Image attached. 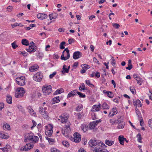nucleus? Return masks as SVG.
I'll return each instance as SVG.
<instances>
[{"instance_id":"39448f33","label":"nucleus","mask_w":152,"mask_h":152,"mask_svg":"<svg viewBox=\"0 0 152 152\" xmlns=\"http://www.w3.org/2000/svg\"><path fill=\"white\" fill-rule=\"evenodd\" d=\"M27 140L36 142L38 140L39 138L38 137L33 135L32 134L30 133L27 135L26 139L24 140V141L27 142Z\"/></svg>"},{"instance_id":"f8f14e48","label":"nucleus","mask_w":152,"mask_h":152,"mask_svg":"<svg viewBox=\"0 0 152 152\" xmlns=\"http://www.w3.org/2000/svg\"><path fill=\"white\" fill-rule=\"evenodd\" d=\"M106 147H104V148H101V149L99 148V147H95L94 150H93V152H108V151L106 149H103V148H105Z\"/></svg>"},{"instance_id":"69168bd1","label":"nucleus","mask_w":152,"mask_h":152,"mask_svg":"<svg viewBox=\"0 0 152 152\" xmlns=\"http://www.w3.org/2000/svg\"><path fill=\"white\" fill-rule=\"evenodd\" d=\"M7 129L8 130L10 129V126L8 124H5L4 126V127Z\"/></svg>"},{"instance_id":"a211bd4d","label":"nucleus","mask_w":152,"mask_h":152,"mask_svg":"<svg viewBox=\"0 0 152 152\" xmlns=\"http://www.w3.org/2000/svg\"><path fill=\"white\" fill-rule=\"evenodd\" d=\"M27 109L28 110V112L31 115L33 116H35L36 113L31 106H29L28 107Z\"/></svg>"},{"instance_id":"6ab92c4d","label":"nucleus","mask_w":152,"mask_h":152,"mask_svg":"<svg viewBox=\"0 0 152 152\" xmlns=\"http://www.w3.org/2000/svg\"><path fill=\"white\" fill-rule=\"evenodd\" d=\"M133 103L134 105H136L140 107H141L142 106L141 102L139 99H137L135 101L134 100Z\"/></svg>"},{"instance_id":"e2e57ef3","label":"nucleus","mask_w":152,"mask_h":152,"mask_svg":"<svg viewBox=\"0 0 152 152\" xmlns=\"http://www.w3.org/2000/svg\"><path fill=\"white\" fill-rule=\"evenodd\" d=\"M75 40L73 38H71L69 39L68 40L69 43V44H71L72 42H74Z\"/></svg>"},{"instance_id":"cd10ccee","label":"nucleus","mask_w":152,"mask_h":152,"mask_svg":"<svg viewBox=\"0 0 152 152\" xmlns=\"http://www.w3.org/2000/svg\"><path fill=\"white\" fill-rule=\"evenodd\" d=\"M64 90L63 88H60L57 89L54 93V95H56L58 94H60L64 92Z\"/></svg>"},{"instance_id":"1a4fd4ad","label":"nucleus","mask_w":152,"mask_h":152,"mask_svg":"<svg viewBox=\"0 0 152 152\" xmlns=\"http://www.w3.org/2000/svg\"><path fill=\"white\" fill-rule=\"evenodd\" d=\"M33 147V144L27 143L24 146L22 147L20 149V150L21 151H28L30 149L32 148Z\"/></svg>"},{"instance_id":"79ce46f5","label":"nucleus","mask_w":152,"mask_h":152,"mask_svg":"<svg viewBox=\"0 0 152 152\" xmlns=\"http://www.w3.org/2000/svg\"><path fill=\"white\" fill-rule=\"evenodd\" d=\"M66 43L65 42H61L60 46V48L61 49H64L65 48V47L64 45H65Z\"/></svg>"},{"instance_id":"de8ad7c7","label":"nucleus","mask_w":152,"mask_h":152,"mask_svg":"<svg viewBox=\"0 0 152 152\" xmlns=\"http://www.w3.org/2000/svg\"><path fill=\"white\" fill-rule=\"evenodd\" d=\"M42 87H44L45 88L47 89V90H48L49 89V88H50V90H52L51 86L50 85H45L44 86Z\"/></svg>"},{"instance_id":"6e6552de","label":"nucleus","mask_w":152,"mask_h":152,"mask_svg":"<svg viewBox=\"0 0 152 152\" xmlns=\"http://www.w3.org/2000/svg\"><path fill=\"white\" fill-rule=\"evenodd\" d=\"M121 118V116H118V119L116 121L118 124L117 127L119 129L123 128L125 125V123L123 121V120Z\"/></svg>"},{"instance_id":"c85d7f7f","label":"nucleus","mask_w":152,"mask_h":152,"mask_svg":"<svg viewBox=\"0 0 152 152\" xmlns=\"http://www.w3.org/2000/svg\"><path fill=\"white\" fill-rule=\"evenodd\" d=\"M105 143L106 144L110 146L114 143V142L111 140H105Z\"/></svg>"},{"instance_id":"20e7f679","label":"nucleus","mask_w":152,"mask_h":152,"mask_svg":"<svg viewBox=\"0 0 152 152\" xmlns=\"http://www.w3.org/2000/svg\"><path fill=\"white\" fill-rule=\"evenodd\" d=\"M25 93L24 88L20 87L18 88L15 93V96L17 98L22 97Z\"/></svg>"},{"instance_id":"e433bc0d","label":"nucleus","mask_w":152,"mask_h":152,"mask_svg":"<svg viewBox=\"0 0 152 152\" xmlns=\"http://www.w3.org/2000/svg\"><path fill=\"white\" fill-rule=\"evenodd\" d=\"M130 90L133 94H136V90L134 88V87H130Z\"/></svg>"},{"instance_id":"aec40b11","label":"nucleus","mask_w":152,"mask_h":152,"mask_svg":"<svg viewBox=\"0 0 152 152\" xmlns=\"http://www.w3.org/2000/svg\"><path fill=\"white\" fill-rule=\"evenodd\" d=\"M26 50L28 52L31 53L35 51L36 49V48H34V46H32V47H31V46L29 45V48H26Z\"/></svg>"},{"instance_id":"0eeeda50","label":"nucleus","mask_w":152,"mask_h":152,"mask_svg":"<svg viewBox=\"0 0 152 152\" xmlns=\"http://www.w3.org/2000/svg\"><path fill=\"white\" fill-rule=\"evenodd\" d=\"M17 83L20 86H23L25 84V79L24 77L21 76L16 78Z\"/></svg>"},{"instance_id":"c9c22d12","label":"nucleus","mask_w":152,"mask_h":152,"mask_svg":"<svg viewBox=\"0 0 152 152\" xmlns=\"http://www.w3.org/2000/svg\"><path fill=\"white\" fill-rule=\"evenodd\" d=\"M7 103L11 104L12 103V98L11 96H8L7 98Z\"/></svg>"},{"instance_id":"5701e85b","label":"nucleus","mask_w":152,"mask_h":152,"mask_svg":"<svg viewBox=\"0 0 152 152\" xmlns=\"http://www.w3.org/2000/svg\"><path fill=\"white\" fill-rule=\"evenodd\" d=\"M90 76L91 77L96 76L98 78H99L100 77V73L98 72H92V74Z\"/></svg>"},{"instance_id":"6e6d98bb","label":"nucleus","mask_w":152,"mask_h":152,"mask_svg":"<svg viewBox=\"0 0 152 152\" xmlns=\"http://www.w3.org/2000/svg\"><path fill=\"white\" fill-rule=\"evenodd\" d=\"M51 151L52 152H59V151L56 148H52L51 149Z\"/></svg>"},{"instance_id":"dca6fc26","label":"nucleus","mask_w":152,"mask_h":152,"mask_svg":"<svg viewBox=\"0 0 152 152\" xmlns=\"http://www.w3.org/2000/svg\"><path fill=\"white\" fill-rule=\"evenodd\" d=\"M42 91L43 93L45 95H49L51 92V91L50 90V88L48 90H47V89L46 88L45 89V88L44 87H42Z\"/></svg>"},{"instance_id":"5fc2aeb1","label":"nucleus","mask_w":152,"mask_h":152,"mask_svg":"<svg viewBox=\"0 0 152 152\" xmlns=\"http://www.w3.org/2000/svg\"><path fill=\"white\" fill-rule=\"evenodd\" d=\"M136 114L138 116L139 119H141V118H142V117L141 116V114L139 112L137 111H136Z\"/></svg>"},{"instance_id":"9d476101","label":"nucleus","mask_w":152,"mask_h":152,"mask_svg":"<svg viewBox=\"0 0 152 152\" xmlns=\"http://www.w3.org/2000/svg\"><path fill=\"white\" fill-rule=\"evenodd\" d=\"M74 140L75 142L77 143L81 140V135L78 133H75L74 134Z\"/></svg>"},{"instance_id":"7ed1b4c3","label":"nucleus","mask_w":152,"mask_h":152,"mask_svg":"<svg viewBox=\"0 0 152 152\" xmlns=\"http://www.w3.org/2000/svg\"><path fill=\"white\" fill-rule=\"evenodd\" d=\"M70 57L69 51L68 48H66L63 51L61 57V59L64 61L69 59Z\"/></svg>"},{"instance_id":"4c0bfd02","label":"nucleus","mask_w":152,"mask_h":152,"mask_svg":"<svg viewBox=\"0 0 152 152\" xmlns=\"http://www.w3.org/2000/svg\"><path fill=\"white\" fill-rule=\"evenodd\" d=\"M63 145L65 147H68L69 146V142L66 141H64L62 142Z\"/></svg>"},{"instance_id":"8fccbe9b","label":"nucleus","mask_w":152,"mask_h":152,"mask_svg":"<svg viewBox=\"0 0 152 152\" xmlns=\"http://www.w3.org/2000/svg\"><path fill=\"white\" fill-rule=\"evenodd\" d=\"M107 94L108 96L110 98H112L113 96V95L111 92L108 91Z\"/></svg>"},{"instance_id":"c756f323","label":"nucleus","mask_w":152,"mask_h":152,"mask_svg":"<svg viewBox=\"0 0 152 152\" xmlns=\"http://www.w3.org/2000/svg\"><path fill=\"white\" fill-rule=\"evenodd\" d=\"M101 107H102L101 108L102 109H109V106L106 102L103 103Z\"/></svg>"},{"instance_id":"680f3d73","label":"nucleus","mask_w":152,"mask_h":152,"mask_svg":"<svg viewBox=\"0 0 152 152\" xmlns=\"http://www.w3.org/2000/svg\"><path fill=\"white\" fill-rule=\"evenodd\" d=\"M20 53H21L23 55V56H26L28 54V53H27L26 52H25V51H20Z\"/></svg>"},{"instance_id":"f03ea898","label":"nucleus","mask_w":152,"mask_h":152,"mask_svg":"<svg viewBox=\"0 0 152 152\" xmlns=\"http://www.w3.org/2000/svg\"><path fill=\"white\" fill-rule=\"evenodd\" d=\"M89 145L92 147H94L96 146L95 147H99V148H104V147H107L105 145L101 142H98L96 140H90L89 142Z\"/></svg>"},{"instance_id":"f3484780","label":"nucleus","mask_w":152,"mask_h":152,"mask_svg":"<svg viewBox=\"0 0 152 152\" xmlns=\"http://www.w3.org/2000/svg\"><path fill=\"white\" fill-rule=\"evenodd\" d=\"M82 130L84 132H86L88 130H90L89 126L85 124H82L81 126Z\"/></svg>"},{"instance_id":"4d7b16f0","label":"nucleus","mask_w":152,"mask_h":152,"mask_svg":"<svg viewBox=\"0 0 152 152\" xmlns=\"http://www.w3.org/2000/svg\"><path fill=\"white\" fill-rule=\"evenodd\" d=\"M112 61L111 62V64L113 65L114 66L115 64V60L114 58L113 57H112Z\"/></svg>"},{"instance_id":"f257e3e1","label":"nucleus","mask_w":152,"mask_h":152,"mask_svg":"<svg viewBox=\"0 0 152 152\" xmlns=\"http://www.w3.org/2000/svg\"><path fill=\"white\" fill-rule=\"evenodd\" d=\"M69 117L68 114L65 113L60 115L59 119H58V121H60L61 123L66 124L65 125V127L66 129L69 128L70 125L71 124L70 122L68 121Z\"/></svg>"},{"instance_id":"2f4dec72","label":"nucleus","mask_w":152,"mask_h":152,"mask_svg":"<svg viewBox=\"0 0 152 152\" xmlns=\"http://www.w3.org/2000/svg\"><path fill=\"white\" fill-rule=\"evenodd\" d=\"M22 44L24 45L27 46L29 45L28 41L26 39H23L22 40Z\"/></svg>"},{"instance_id":"a878e982","label":"nucleus","mask_w":152,"mask_h":152,"mask_svg":"<svg viewBox=\"0 0 152 152\" xmlns=\"http://www.w3.org/2000/svg\"><path fill=\"white\" fill-rule=\"evenodd\" d=\"M38 66H30L29 69V70L31 72H35L37 70L38 68Z\"/></svg>"},{"instance_id":"393cba45","label":"nucleus","mask_w":152,"mask_h":152,"mask_svg":"<svg viewBox=\"0 0 152 152\" xmlns=\"http://www.w3.org/2000/svg\"><path fill=\"white\" fill-rule=\"evenodd\" d=\"M39 112L41 114H42L45 115V116H47V112L45 110V108H43L42 107H39Z\"/></svg>"},{"instance_id":"58836bf2","label":"nucleus","mask_w":152,"mask_h":152,"mask_svg":"<svg viewBox=\"0 0 152 152\" xmlns=\"http://www.w3.org/2000/svg\"><path fill=\"white\" fill-rule=\"evenodd\" d=\"M113 112V113L112 114L111 116H113L114 115H115L117 114L118 112L116 107L113 108L112 109Z\"/></svg>"},{"instance_id":"2eb2a0df","label":"nucleus","mask_w":152,"mask_h":152,"mask_svg":"<svg viewBox=\"0 0 152 152\" xmlns=\"http://www.w3.org/2000/svg\"><path fill=\"white\" fill-rule=\"evenodd\" d=\"M11 147L9 145H7L6 147L1 148L0 149L4 152H8L11 151Z\"/></svg>"},{"instance_id":"bf43d9fd","label":"nucleus","mask_w":152,"mask_h":152,"mask_svg":"<svg viewBox=\"0 0 152 152\" xmlns=\"http://www.w3.org/2000/svg\"><path fill=\"white\" fill-rule=\"evenodd\" d=\"M46 139L48 140L49 142H53V139L48 138V137H45Z\"/></svg>"},{"instance_id":"774afa93","label":"nucleus","mask_w":152,"mask_h":152,"mask_svg":"<svg viewBox=\"0 0 152 152\" xmlns=\"http://www.w3.org/2000/svg\"><path fill=\"white\" fill-rule=\"evenodd\" d=\"M12 7L9 6L7 7V9L8 11L10 12L12 11Z\"/></svg>"},{"instance_id":"338daca9","label":"nucleus","mask_w":152,"mask_h":152,"mask_svg":"<svg viewBox=\"0 0 152 152\" xmlns=\"http://www.w3.org/2000/svg\"><path fill=\"white\" fill-rule=\"evenodd\" d=\"M92 118L93 119L95 120V119H97L96 117V115L94 113H92Z\"/></svg>"},{"instance_id":"ddd939ff","label":"nucleus","mask_w":152,"mask_h":152,"mask_svg":"<svg viewBox=\"0 0 152 152\" xmlns=\"http://www.w3.org/2000/svg\"><path fill=\"white\" fill-rule=\"evenodd\" d=\"M101 108V105L99 104L98 105H94L92 107V111L93 112L98 111L100 110Z\"/></svg>"},{"instance_id":"7c9ffc66","label":"nucleus","mask_w":152,"mask_h":152,"mask_svg":"<svg viewBox=\"0 0 152 152\" xmlns=\"http://www.w3.org/2000/svg\"><path fill=\"white\" fill-rule=\"evenodd\" d=\"M124 138L123 136L120 135L118 137V140L121 145H124Z\"/></svg>"},{"instance_id":"3c124183","label":"nucleus","mask_w":152,"mask_h":152,"mask_svg":"<svg viewBox=\"0 0 152 152\" xmlns=\"http://www.w3.org/2000/svg\"><path fill=\"white\" fill-rule=\"evenodd\" d=\"M112 25L113 26L116 28H118L120 26V25L117 23H113Z\"/></svg>"},{"instance_id":"c03bdc74","label":"nucleus","mask_w":152,"mask_h":152,"mask_svg":"<svg viewBox=\"0 0 152 152\" xmlns=\"http://www.w3.org/2000/svg\"><path fill=\"white\" fill-rule=\"evenodd\" d=\"M137 140L138 141L140 142H141V135L140 134L138 133L137 135Z\"/></svg>"},{"instance_id":"13d9d810","label":"nucleus","mask_w":152,"mask_h":152,"mask_svg":"<svg viewBox=\"0 0 152 152\" xmlns=\"http://www.w3.org/2000/svg\"><path fill=\"white\" fill-rule=\"evenodd\" d=\"M56 72H54L52 74L50 75H49V78L50 79L52 78L53 77L56 75Z\"/></svg>"},{"instance_id":"0e129e2a","label":"nucleus","mask_w":152,"mask_h":152,"mask_svg":"<svg viewBox=\"0 0 152 152\" xmlns=\"http://www.w3.org/2000/svg\"><path fill=\"white\" fill-rule=\"evenodd\" d=\"M101 121V120L100 119L94 121V123L96 124V125H97L98 123H100Z\"/></svg>"},{"instance_id":"72a5a7b5","label":"nucleus","mask_w":152,"mask_h":152,"mask_svg":"<svg viewBox=\"0 0 152 152\" xmlns=\"http://www.w3.org/2000/svg\"><path fill=\"white\" fill-rule=\"evenodd\" d=\"M81 67L83 69H85L86 71L89 69L90 66L89 65L86 64H83L81 65Z\"/></svg>"},{"instance_id":"473e14b6","label":"nucleus","mask_w":152,"mask_h":152,"mask_svg":"<svg viewBox=\"0 0 152 152\" xmlns=\"http://www.w3.org/2000/svg\"><path fill=\"white\" fill-rule=\"evenodd\" d=\"M81 85L79 87L80 91H82L83 90H87L86 88H85V85L83 83H81Z\"/></svg>"},{"instance_id":"f704fd0d","label":"nucleus","mask_w":152,"mask_h":152,"mask_svg":"<svg viewBox=\"0 0 152 152\" xmlns=\"http://www.w3.org/2000/svg\"><path fill=\"white\" fill-rule=\"evenodd\" d=\"M8 137V136L5 135L4 134L0 132V138L7 139Z\"/></svg>"},{"instance_id":"423d86ee","label":"nucleus","mask_w":152,"mask_h":152,"mask_svg":"<svg viewBox=\"0 0 152 152\" xmlns=\"http://www.w3.org/2000/svg\"><path fill=\"white\" fill-rule=\"evenodd\" d=\"M43 77V74L41 72H37L34 75L33 79L37 82H40Z\"/></svg>"},{"instance_id":"412c9836","label":"nucleus","mask_w":152,"mask_h":152,"mask_svg":"<svg viewBox=\"0 0 152 152\" xmlns=\"http://www.w3.org/2000/svg\"><path fill=\"white\" fill-rule=\"evenodd\" d=\"M77 91L76 90H75L71 91L68 94L67 96V98L74 96L77 93Z\"/></svg>"},{"instance_id":"4be33fe9","label":"nucleus","mask_w":152,"mask_h":152,"mask_svg":"<svg viewBox=\"0 0 152 152\" xmlns=\"http://www.w3.org/2000/svg\"><path fill=\"white\" fill-rule=\"evenodd\" d=\"M53 126H51L50 129L45 132V133L47 136L49 137H50L51 136L53 132Z\"/></svg>"},{"instance_id":"09e8293b","label":"nucleus","mask_w":152,"mask_h":152,"mask_svg":"<svg viewBox=\"0 0 152 152\" xmlns=\"http://www.w3.org/2000/svg\"><path fill=\"white\" fill-rule=\"evenodd\" d=\"M82 106H78L76 107V110L78 111H80L82 110Z\"/></svg>"},{"instance_id":"bb28decb","label":"nucleus","mask_w":152,"mask_h":152,"mask_svg":"<svg viewBox=\"0 0 152 152\" xmlns=\"http://www.w3.org/2000/svg\"><path fill=\"white\" fill-rule=\"evenodd\" d=\"M59 96H57L56 97L53 98L51 101V102L53 104H54L56 103L59 102L60 101L59 99Z\"/></svg>"},{"instance_id":"37998d69","label":"nucleus","mask_w":152,"mask_h":152,"mask_svg":"<svg viewBox=\"0 0 152 152\" xmlns=\"http://www.w3.org/2000/svg\"><path fill=\"white\" fill-rule=\"evenodd\" d=\"M137 83L138 84H139L140 83H142L143 81V80L141 78L138 77L136 79Z\"/></svg>"},{"instance_id":"4468645a","label":"nucleus","mask_w":152,"mask_h":152,"mask_svg":"<svg viewBox=\"0 0 152 152\" xmlns=\"http://www.w3.org/2000/svg\"><path fill=\"white\" fill-rule=\"evenodd\" d=\"M38 18L40 19H44L48 17V15L46 14L39 13L37 15Z\"/></svg>"},{"instance_id":"49530a36","label":"nucleus","mask_w":152,"mask_h":152,"mask_svg":"<svg viewBox=\"0 0 152 152\" xmlns=\"http://www.w3.org/2000/svg\"><path fill=\"white\" fill-rule=\"evenodd\" d=\"M12 46V48L15 49L17 47H18V46L16 44V43L15 41L14 42L11 44Z\"/></svg>"},{"instance_id":"b1692460","label":"nucleus","mask_w":152,"mask_h":152,"mask_svg":"<svg viewBox=\"0 0 152 152\" xmlns=\"http://www.w3.org/2000/svg\"><path fill=\"white\" fill-rule=\"evenodd\" d=\"M88 126H89L90 130H91L94 129L96 125L93 121L90 123Z\"/></svg>"},{"instance_id":"052dcab7","label":"nucleus","mask_w":152,"mask_h":152,"mask_svg":"<svg viewBox=\"0 0 152 152\" xmlns=\"http://www.w3.org/2000/svg\"><path fill=\"white\" fill-rule=\"evenodd\" d=\"M33 123V126L31 127V128L32 129L34 127H35L37 125V123L34 120H32V121Z\"/></svg>"},{"instance_id":"9b49d317","label":"nucleus","mask_w":152,"mask_h":152,"mask_svg":"<svg viewBox=\"0 0 152 152\" xmlns=\"http://www.w3.org/2000/svg\"><path fill=\"white\" fill-rule=\"evenodd\" d=\"M82 56V53L79 51H76L74 53L73 58L74 59H77Z\"/></svg>"},{"instance_id":"ea45409f","label":"nucleus","mask_w":152,"mask_h":152,"mask_svg":"<svg viewBox=\"0 0 152 152\" xmlns=\"http://www.w3.org/2000/svg\"><path fill=\"white\" fill-rule=\"evenodd\" d=\"M85 81L86 83L90 87H94V85L91 83L89 80H86Z\"/></svg>"},{"instance_id":"864d4df0","label":"nucleus","mask_w":152,"mask_h":152,"mask_svg":"<svg viewBox=\"0 0 152 152\" xmlns=\"http://www.w3.org/2000/svg\"><path fill=\"white\" fill-rule=\"evenodd\" d=\"M128 67H126L127 69L130 70L132 68V64H128Z\"/></svg>"},{"instance_id":"a18cd8bd","label":"nucleus","mask_w":152,"mask_h":152,"mask_svg":"<svg viewBox=\"0 0 152 152\" xmlns=\"http://www.w3.org/2000/svg\"><path fill=\"white\" fill-rule=\"evenodd\" d=\"M77 94L80 97L84 98L86 97V95L81 93L77 91Z\"/></svg>"},{"instance_id":"603ef678","label":"nucleus","mask_w":152,"mask_h":152,"mask_svg":"<svg viewBox=\"0 0 152 152\" xmlns=\"http://www.w3.org/2000/svg\"><path fill=\"white\" fill-rule=\"evenodd\" d=\"M148 124L149 126L152 129V119H150L148 121Z\"/></svg>"},{"instance_id":"a19ab883","label":"nucleus","mask_w":152,"mask_h":152,"mask_svg":"<svg viewBox=\"0 0 152 152\" xmlns=\"http://www.w3.org/2000/svg\"><path fill=\"white\" fill-rule=\"evenodd\" d=\"M66 66L65 64L63 66V69H64V70L62 71L63 73L64 72H66L67 73H68L69 72V70L68 69L66 68Z\"/></svg>"}]
</instances>
